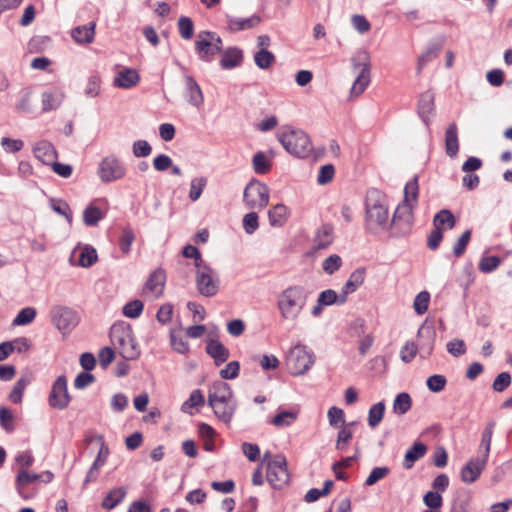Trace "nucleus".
Instances as JSON below:
<instances>
[{"label": "nucleus", "instance_id": "nucleus-1", "mask_svg": "<svg viewBox=\"0 0 512 512\" xmlns=\"http://www.w3.org/2000/svg\"><path fill=\"white\" fill-rule=\"evenodd\" d=\"M308 292L303 286H289L277 298V308L284 320H296L304 309Z\"/></svg>", "mask_w": 512, "mask_h": 512}, {"label": "nucleus", "instance_id": "nucleus-2", "mask_svg": "<svg viewBox=\"0 0 512 512\" xmlns=\"http://www.w3.org/2000/svg\"><path fill=\"white\" fill-rule=\"evenodd\" d=\"M277 139L283 148L292 156L305 159L313 152V146L309 135L290 126L277 133Z\"/></svg>", "mask_w": 512, "mask_h": 512}, {"label": "nucleus", "instance_id": "nucleus-3", "mask_svg": "<svg viewBox=\"0 0 512 512\" xmlns=\"http://www.w3.org/2000/svg\"><path fill=\"white\" fill-rule=\"evenodd\" d=\"M110 339L119 354L125 360H135L140 356V348L135 340L133 330L129 324L119 323L112 325Z\"/></svg>", "mask_w": 512, "mask_h": 512}, {"label": "nucleus", "instance_id": "nucleus-4", "mask_svg": "<svg viewBox=\"0 0 512 512\" xmlns=\"http://www.w3.org/2000/svg\"><path fill=\"white\" fill-rule=\"evenodd\" d=\"M193 259L195 266V283L198 292L205 297L215 296L220 287L217 272L204 261V258Z\"/></svg>", "mask_w": 512, "mask_h": 512}, {"label": "nucleus", "instance_id": "nucleus-5", "mask_svg": "<svg viewBox=\"0 0 512 512\" xmlns=\"http://www.w3.org/2000/svg\"><path fill=\"white\" fill-rule=\"evenodd\" d=\"M436 332L431 327L421 326L418 330V344L406 343L401 350V359L405 363L411 362L416 356L418 348L423 358L428 357L434 347Z\"/></svg>", "mask_w": 512, "mask_h": 512}, {"label": "nucleus", "instance_id": "nucleus-6", "mask_svg": "<svg viewBox=\"0 0 512 512\" xmlns=\"http://www.w3.org/2000/svg\"><path fill=\"white\" fill-rule=\"evenodd\" d=\"M414 204H408L401 201L396 207L391 223L389 225V235L400 238L410 234L414 224Z\"/></svg>", "mask_w": 512, "mask_h": 512}, {"label": "nucleus", "instance_id": "nucleus-7", "mask_svg": "<svg viewBox=\"0 0 512 512\" xmlns=\"http://www.w3.org/2000/svg\"><path fill=\"white\" fill-rule=\"evenodd\" d=\"M385 196L377 189L368 190L365 199L366 222H375L378 226L386 227L388 222V207L383 204Z\"/></svg>", "mask_w": 512, "mask_h": 512}, {"label": "nucleus", "instance_id": "nucleus-8", "mask_svg": "<svg viewBox=\"0 0 512 512\" xmlns=\"http://www.w3.org/2000/svg\"><path fill=\"white\" fill-rule=\"evenodd\" d=\"M315 356L305 345H296L290 349L286 364L292 375L305 374L314 364Z\"/></svg>", "mask_w": 512, "mask_h": 512}, {"label": "nucleus", "instance_id": "nucleus-9", "mask_svg": "<svg viewBox=\"0 0 512 512\" xmlns=\"http://www.w3.org/2000/svg\"><path fill=\"white\" fill-rule=\"evenodd\" d=\"M270 189L264 182L251 178L243 191V202L249 209H264L269 203Z\"/></svg>", "mask_w": 512, "mask_h": 512}, {"label": "nucleus", "instance_id": "nucleus-10", "mask_svg": "<svg viewBox=\"0 0 512 512\" xmlns=\"http://www.w3.org/2000/svg\"><path fill=\"white\" fill-rule=\"evenodd\" d=\"M354 68L361 67V70L354 80L350 89V94L359 96L370 83V56L366 50H360L356 56L351 59Z\"/></svg>", "mask_w": 512, "mask_h": 512}, {"label": "nucleus", "instance_id": "nucleus-11", "mask_svg": "<svg viewBox=\"0 0 512 512\" xmlns=\"http://www.w3.org/2000/svg\"><path fill=\"white\" fill-rule=\"evenodd\" d=\"M51 322L63 334H69L79 323L78 313L70 307L56 305L50 310Z\"/></svg>", "mask_w": 512, "mask_h": 512}, {"label": "nucleus", "instance_id": "nucleus-12", "mask_svg": "<svg viewBox=\"0 0 512 512\" xmlns=\"http://www.w3.org/2000/svg\"><path fill=\"white\" fill-rule=\"evenodd\" d=\"M126 172L124 163L115 155L104 157L97 169V174L103 183L120 180L126 175Z\"/></svg>", "mask_w": 512, "mask_h": 512}, {"label": "nucleus", "instance_id": "nucleus-13", "mask_svg": "<svg viewBox=\"0 0 512 512\" xmlns=\"http://www.w3.org/2000/svg\"><path fill=\"white\" fill-rule=\"evenodd\" d=\"M267 480L275 489H281L289 482L285 456L278 454L267 465Z\"/></svg>", "mask_w": 512, "mask_h": 512}, {"label": "nucleus", "instance_id": "nucleus-14", "mask_svg": "<svg viewBox=\"0 0 512 512\" xmlns=\"http://www.w3.org/2000/svg\"><path fill=\"white\" fill-rule=\"evenodd\" d=\"M71 400L72 397L68 392L67 378L65 375H60L52 384L48 396V404L53 409L64 410L69 406Z\"/></svg>", "mask_w": 512, "mask_h": 512}, {"label": "nucleus", "instance_id": "nucleus-15", "mask_svg": "<svg viewBox=\"0 0 512 512\" xmlns=\"http://www.w3.org/2000/svg\"><path fill=\"white\" fill-rule=\"evenodd\" d=\"M224 50L223 40L218 34L211 41L209 39L195 41V53L198 59L205 63H211L215 56L222 54Z\"/></svg>", "mask_w": 512, "mask_h": 512}, {"label": "nucleus", "instance_id": "nucleus-16", "mask_svg": "<svg viewBox=\"0 0 512 512\" xmlns=\"http://www.w3.org/2000/svg\"><path fill=\"white\" fill-rule=\"evenodd\" d=\"M446 41L445 35H436L433 37L427 45L426 50L418 57L417 60V72L420 73L425 65L433 61L438 57L442 51Z\"/></svg>", "mask_w": 512, "mask_h": 512}, {"label": "nucleus", "instance_id": "nucleus-17", "mask_svg": "<svg viewBox=\"0 0 512 512\" xmlns=\"http://www.w3.org/2000/svg\"><path fill=\"white\" fill-rule=\"evenodd\" d=\"M183 96L187 103L193 107L200 108L204 104L202 89L192 75H184Z\"/></svg>", "mask_w": 512, "mask_h": 512}, {"label": "nucleus", "instance_id": "nucleus-18", "mask_svg": "<svg viewBox=\"0 0 512 512\" xmlns=\"http://www.w3.org/2000/svg\"><path fill=\"white\" fill-rule=\"evenodd\" d=\"M486 459L477 456L476 458L470 459L465 466L461 469L460 477L464 483L472 484L481 475L487 464Z\"/></svg>", "mask_w": 512, "mask_h": 512}, {"label": "nucleus", "instance_id": "nucleus-19", "mask_svg": "<svg viewBox=\"0 0 512 512\" xmlns=\"http://www.w3.org/2000/svg\"><path fill=\"white\" fill-rule=\"evenodd\" d=\"M244 62V51L238 46H229L221 54L219 65L223 70H233Z\"/></svg>", "mask_w": 512, "mask_h": 512}, {"label": "nucleus", "instance_id": "nucleus-20", "mask_svg": "<svg viewBox=\"0 0 512 512\" xmlns=\"http://www.w3.org/2000/svg\"><path fill=\"white\" fill-rule=\"evenodd\" d=\"M332 235L333 227L329 224H323L314 237L313 245L302 256H314L316 251L327 248L332 243Z\"/></svg>", "mask_w": 512, "mask_h": 512}, {"label": "nucleus", "instance_id": "nucleus-21", "mask_svg": "<svg viewBox=\"0 0 512 512\" xmlns=\"http://www.w3.org/2000/svg\"><path fill=\"white\" fill-rule=\"evenodd\" d=\"M435 110L434 93L427 90L420 94L417 103V113L427 128L430 126V117Z\"/></svg>", "mask_w": 512, "mask_h": 512}, {"label": "nucleus", "instance_id": "nucleus-22", "mask_svg": "<svg viewBox=\"0 0 512 512\" xmlns=\"http://www.w3.org/2000/svg\"><path fill=\"white\" fill-rule=\"evenodd\" d=\"M225 18L228 23L226 29L231 33L252 29L258 26L262 21L261 17L258 14H253L248 18H238L226 14Z\"/></svg>", "mask_w": 512, "mask_h": 512}, {"label": "nucleus", "instance_id": "nucleus-23", "mask_svg": "<svg viewBox=\"0 0 512 512\" xmlns=\"http://www.w3.org/2000/svg\"><path fill=\"white\" fill-rule=\"evenodd\" d=\"M140 80V74L136 69L125 67L116 74L113 80V86L121 89H131L135 87Z\"/></svg>", "mask_w": 512, "mask_h": 512}, {"label": "nucleus", "instance_id": "nucleus-24", "mask_svg": "<svg viewBox=\"0 0 512 512\" xmlns=\"http://www.w3.org/2000/svg\"><path fill=\"white\" fill-rule=\"evenodd\" d=\"M63 99L64 93L60 89L54 87L45 90L41 95L42 113L57 110L61 106Z\"/></svg>", "mask_w": 512, "mask_h": 512}, {"label": "nucleus", "instance_id": "nucleus-25", "mask_svg": "<svg viewBox=\"0 0 512 512\" xmlns=\"http://www.w3.org/2000/svg\"><path fill=\"white\" fill-rule=\"evenodd\" d=\"M34 156L44 165L50 166L58 157V153L53 144L47 140L36 143L33 149Z\"/></svg>", "mask_w": 512, "mask_h": 512}, {"label": "nucleus", "instance_id": "nucleus-26", "mask_svg": "<svg viewBox=\"0 0 512 512\" xmlns=\"http://www.w3.org/2000/svg\"><path fill=\"white\" fill-rule=\"evenodd\" d=\"M206 353L214 360L216 366L225 363L229 358V350L216 339H209L205 348Z\"/></svg>", "mask_w": 512, "mask_h": 512}, {"label": "nucleus", "instance_id": "nucleus-27", "mask_svg": "<svg viewBox=\"0 0 512 512\" xmlns=\"http://www.w3.org/2000/svg\"><path fill=\"white\" fill-rule=\"evenodd\" d=\"M39 480V476L37 473L29 472L26 469H21L15 480V487L19 495L23 499H29L33 496V494H29L25 491L26 486L35 483Z\"/></svg>", "mask_w": 512, "mask_h": 512}, {"label": "nucleus", "instance_id": "nucleus-28", "mask_svg": "<svg viewBox=\"0 0 512 512\" xmlns=\"http://www.w3.org/2000/svg\"><path fill=\"white\" fill-rule=\"evenodd\" d=\"M96 23L89 22L87 25L77 26L71 32L72 39L78 44H91L95 39Z\"/></svg>", "mask_w": 512, "mask_h": 512}, {"label": "nucleus", "instance_id": "nucleus-29", "mask_svg": "<svg viewBox=\"0 0 512 512\" xmlns=\"http://www.w3.org/2000/svg\"><path fill=\"white\" fill-rule=\"evenodd\" d=\"M445 152L450 158L457 156L459 152L458 127L455 122L448 125L445 131Z\"/></svg>", "mask_w": 512, "mask_h": 512}, {"label": "nucleus", "instance_id": "nucleus-30", "mask_svg": "<svg viewBox=\"0 0 512 512\" xmlns=\"http://www.w3.org/2000/svg\"><path fill=\"white\" fill-rule=\"evenodd\" d=\"M232 394L229 384L223 381H216L209 391L208 404L216 401L230 402Z\"/></svg>", "mask_w": 512, "mask_h": 512}, {"label": "nucleus", "instance_id": "nucleus-31", "mask_svg": "<svg viewBox=\"0 0 512 512\" xmlns=\"http://www.w3.org/2000/svg\"><path fill=\"white\" fill-rule=\"evenodd\" d=\"M166 282L165 271L161 268L154 270L145 283V289L149 290L154 296L162 294Z\"/></svg>", "mask_w": 512, "mask_h": 512}, {"label": "nucleus", "instance_id": "nucleus-32", "mask_svg": "<svg viewBox=\"0 0 512 512\" xmlns=\"http://www.w3.org/2000/svg\"><path fill=\"white\" fill-rule=\"evenodd\" d=\"M32 374L30 372L24 373L15 383L8 399L15 404L22 402L23 394L27 386L32 382Z\"/></svg>", "mask_w": 512, "mask_h": 512}, {"label": "nucleus", "instance_id": "nucleus-33", "mask_svg": "<svg viewBox=\"0 0 512 512\" xmlns=\"http://www.w3.org/2000/svg\"><path fill=\"white\" fill-rule=\"evenodd\" d=\"M457 218L450 209L444 208L438 211L433 217V226L444 229H453L456 226Z\"/></svg>", "mask_w": 512, "mask_h": 512}, {"label": "nucleus", "instance_id": "nucleus-34", "mask_svg": "<svg viewBox=\"0 0 512 512\" xmlns=\"http://www.w3.org/2000/svg\"><path fill=\"white\" fill-rule=\"evenodd\" d=\"M427 451V447L422 442H415L405 453L403 466L406 469L412 468L414 462L422 458Z\"/></svg>", "mask_w": 512, "mask_h": 512}, {"label": "nucleus", "instance_id": "nucleus-35", "mask_svg": "<svg viewBox=\"0 0 512 512\" xmlns=\"http://www.w3.org/2000/svg\"><path fill=\"white\" fill-rule=\"evenodd\" d=\"M104 217L105 213L93 203L88 204L83 211V223L87 227L97 226Z\"/></svg>", "mask_w": 512, "mask_h": 512}, {"label": "nucleus", "instance_id": "nucleus-36", "mask_svg": "<svg viewBox=\"0 0 512 512\" xmlns=\"http://www.w3.org/2000/svg\"><path fill=\"white\" fill-rule=\"evenodd\" d=\"M255 65L261 70H268L276 62V56L267 48H260L253 56Z\"/></svg>", "mask_w": 512, "mask_h": 512}, {"label": "nucleus", "instance_id": "nucleus-37", "mask_svg": "<svg viewBox=\"0 0 512 512\" xmlns=\"http://www.w3.org/2000/svg\"><path fill=\"white\" fill-rule=\"evenodd\" d=\"M272 165V160L263 151H257L252 157V167L258 175L267 174L271 170Z\"/></svg>", "mask_w": 512, "mask_h": 512}, {"label": "nucleus", "instance_id": "nucleus-38", "mask_svg": "<svg viewBox=\"0 0 512 512\" xmlns=\"http://www.w3.org/2000/svg\"><path fill=\"white\" fill-rule=\"evenodd\" d=\"M209 406L212 407L214 414L221 421L229 423L232 420L235 411V406L231 405L230 402L216 401L212 402V404H209Z\"/></svg>", "mask_w": 512, "mask_h": 512}, {"label": "nucleus", "instance_id": "nucleus-39", "mask_svg": "<svg viewBox=\"0 0 512 512\" xmlns=\"http://www.w3.org/2000/svg\"><path fill=\"white\" fill-rule=\"evenodd\" d=\"M494 427H495V422L490 421L486 425V427L482 433V437H481V443H480V447H479V455L478 456H480L486 460H488V458H489Z\"/></svg>", "mask_w": 512, "mask_h": 512}, {"label": "nucleus", "instance_id": "nucleus-40", "mask_svg": "<svg viewBox=\"0 0 512 512\" xmlns=\"http://www.w3.org/2000/svg\"><path fill=\"white\" fill-rule=\"evenodd\" d=\"M288 208L282 204H276L268 211L269 223L273 227H281L287 220Z\"/></svg>", "mask_w": 512, "mask_h": 512}, {"label": "nucleus", "instance_id": "nucleus-41", "mask_svg": "<svg viewBox=\"0 0 512 512\" xmlns=\"http://www.w3.org/2000/svg\"><path fill=\"white\" fill-rule=\"evenodd\" d=\"M126 496V489L123 487L114 488L107 493L102 501V508L107 510L114 509L120 504Z\"/></svg>", "mask_w": 512, "mask_h": 512}, {"label": "nucleus", "instance_id": "nucleus-42", "mask_svg": "<svg viewBox=\"0 0 512 512\" xmlns=\"http://www.w3.org/2000/svg\"><path fill=\"white\" fill-rule=\"evenodd\" d=\"M419 177L414 175L404 186L403 200L408 204H416L419 197Z\"/></svg>", "mask_w": 512, "mask_h": 512}, {"label": "nucleus", "instance_id": "nucleus-43", "mask_svg": "<svg viewBox=\"0 0 512 512\" xmlns=\"http://www.w3.org/2000/svg\"><path fill=\"white\" fill-rule=\"evenodd\" d=\"M49 205L53 212H55L56 214H58L60 216L65 217V219L67 220V222L69 224L72 223L73 213H72L67 201H65L64 199H61V198H58V199L50 198Z\"/></svg>", "mask_w": 512, "mask_h": 512}, {"label": "nucleus", "instance_id": "nucleus-44", "mask_svg": "<svg viewBox=\"0 0 512 512\" xmlns=\"http://www.w3.org/2000/svg\"><path fill=\"white\" fill-rule=\"evenodd\" d=\"M52 38L48 35H35L28 42V51L30 53H42L51 44Z\"/></svg>", "mask_w": 512, "mask_h": 512}, {"label": "nucleus", "instance_id": "nucleus-45", "mask_svg": "<svg viewBox=\"0 0 512 512\" xmlns=\"http://www.w3.org/2000/svg\"><path fill=\"white\" fill-rule=\"evenodd\" d=\"M177 25L182 39L191 40L194 37L195 26L191 17L180 16Z\"/></svg>", "mask_w": 512, "mask_h": 512}, {"label": "nucleus", "instance_id": "nucleus-46", "mask_svg": "<svg viewBox=\"0 0 512 512\" xmlns=\"http://www.w3.org/2000/svg\"><path fill=\"white\" fill-rule=\"evenodd\" d=\"M411 406V396L406 392L399 393L394 399L393 409L397 414H406L411 409Z\"/></svg>", "mask_w": 512, "mask_h": 512}, {"label": "nucleus", "instance_id": "nucleus-47", "mask_svg": "<svg viewBox=\"0 0 512 512\" xmlns=\"http://www.w3.org/2000/svg\"><path fill=\"white\" fill-rule=\"evenodd\" d=\"M385 413L384 402L373 404L368 412V424L371 428L377 427L382 421Z\"/></svg>", "mask_w": 512, "mask_h": 512}, {"label": "nucleus", "instance_id": "nucleus-48", "mask_svg": "<svg viewBox=\"0 0 512 512\" xmlns=\"http://www.w3.org/2000/svg\"><path fill=\"white\" fill-rule=\"evenodd\" d=\"M297 412L293 411H280L270 421L276 427L290 426L297 419Z\"/></svg>", "mask_w": 512, "mask_h": 512}, {"label": "nucleus", "instance_id": "nucleus-49", "mask_svg": "<svg viewBox=\"0 0 512 512\" xmlns=\"http://www.w3.org/2000/svg\"><path fill=\"white\" fill-rule=\"evenodd\" d=\"M472 230L466 229L455 241L452 252L453 256H462L471 240Z\"/></svg>", "mask_w": 512, "mask_h": 512}, {"label": "nucleus", "instance_id": "nucleus-50", "mask_svg": "<svg viewBox=\"0 0 512 512\" xmlns=\"http://www.w3.org/2000/svg\"><path fill=\"white\" fill-rule=\"evenodd\" d=\"M144 309V303L141 300L135 299L126 303L122 308V313L125 317L136 319Z\"/></svg>", "mask_w": 512, "mask_h": 512}, {"label": "nucleus", "instance_id": "nucleus-51", "mask_svg": "<svg viewBox=\"0 0 512 512\" xmlns=\"http://www.w3.org/2000/svg\"><path fill=\"white\" fill-rule=\"evenodd\" d=\"M335 176V166L332 163H327L320 166L317 175V184L325 186L332 182Z\"/></svg>", "mask_w": 512, "mask_h": 512}, {"label": "nucleus", "instance_id": "nucleus-52", "mask_svg": "<svg viewBox=\"0 0 512 512\" xmlns=\"http://www.w3.org/2000/svg\"><path fill=\"white\" fill-rule=\"evenodd\" d=\"M355 422H351L346 426L342 427L337 435L336 440V449L339 451H344L347 448L350 440L353 437V431L349 429V426H353Z\"/></svg>", "mask_w": 512, "mask_h": 512}, {"label": "nucleus", "instance_id": "nucleus-53", "mask_svg": "<svg viewBox=\"0 0 512 512\" xmlns=\"http://www.w3.org/2000/svg\"><path fill=\"white\" fill-rule=\"evenodd\" d=\"M36 309L33 307H25L21 309L13 320V325L24 326L30 324L36 317Z\"/></svg>", "mask_w": 512, "mask_h": 512}, {"label": "nucleus", "instance_id": "nucleus-54", "mask_svg": "<svg viewBox=\"0 0 512 512\" xmlns=\"http://www.w3.org/2000/svg\"><path fill=\"white\" fill-rule=\"evenodd\" d=\"M206 185H207L206 177H199V178L192 179L191 184H190L189 195H188L189 199L193 202L197 201L201 197Z\"/></svg>", "mask_w": 512, "mask_h": 512}, {"label": "nucleus", "instance_id": "nucleus-55", "mask_svg": "<svg viewBox=\"0 0 512 512\" xmlns=\"http://www.w3.org/2000/svg\"><path fill=\"white\" fill-rule=\"evenodd\" d=\"M135 240V234L130 227L122 230L119 237V248L123 254H128L131 250V245Z\"/></svg>", "mask_w": 512, "mask_h": 512}, {"label": "nucleus", "instance_id": "nucleus-56", "mask_svg": "<svg viewBox=\"0 0 512 512\" xmlns=\"http://www.w3.org/2000/svg\"><path fill=\"white\" fill-rule=\"evenodd\" d=\"M365 279V269L358 268L351 273L348 280L345 283V287L353 292H355L358 287H360Z\"/></svg>", "mask_w": 512, "mask_h": 512}, {"label": "nucleus", "instance_id": "nucleus-57", "mask_svg": "<svg viewBox=\"0 0 512 512\" xmlns=\"http://www.w3.org/2000/svg\"><path fill=\"white\" fill-rule=\"evenodd\" d=\"M242 226L247 234H253L259 227L258 214L254 211H250L247 214H245L242 219Z\"/></svg>", "mask_w": 512, "mask_h": 512}, {"label": "nucleus", "instance_id": "nucleus-58", "mask_svg": "<svg viewBox=\"0 0 512 512\" xmlns=\"http://www.w3.org/2000/svg\"><path fill=\"white\" fill-rule=\"evenodd\" d=\"M429 302H430L429 292H427V291L419 292L416 295V297L414 299V303H413L415 312L418 315L424 314L428 310Z\"/></svg>", "mask_w": 512, "mask_h": 512}, {"label": "nucleus", "instance_id": "nucleus-59", "mask_svg": "<svg viewBox=\"0 0 512 512\" xmlns=\"http://www.w3.org/2000/svg\"><path fill=\"white\" fill-rule=\"evenodd\" d=\"M390 473V468L387 466L374 467L365 480V486H373L378 481L385 478Z\"/></svg>", "mask_w": 512, "mask_h": 512}, {"label": "nucleus", "instance_id": "nucleus-60", "mask_svg": "<svg viewBox=\"0 0 512 512\" xmlns=\"http://www.w3.org/2000/svg\"><path fill=\"white\" fill-rule=\"evenodd\" d=\"M132 152L137 158H146L152 153V146L147 140H136L133 142Z\"/></svg>", "mask_w": 512, "mask_h": 512}, {"label": "nucleus", "instance_id": "nucleus-61", "mask_svg": "<svg viewBox=\"0 0 512 512\" xmlns=\"http://www.w3.org/2000/svg\"><path fill=\"white\" fill-rule=\"evenodd\" d=\"M447 384V379L444 375L434 374L427 378L426 385L427 388L433 392L438 393L442 391Z\"/></svg>", "mask_w": 512, "mask_h": 512}, {"label": "nucleus", "instance_id": "nucleus-62", "mask_svg": "<svg viewBox=\"0 0 512 512\" xmlns=\"http://www.w3.org/2000/svg\"><path fill=\"white\" fill-rule=\"evenodd\" d=\"M424 504L433 510H439L443 504V498L439 492L436 491H428L423 496Z\"/></svg>", "mask_w": 512, "mask_h": 512}, {"label": "nucleus", "instance_id": "nucleus-63", "mask_svg": "<svg viewBox=\"0 0 512 512\" xmlns=\"http://www.w3.org/2000/svg\"><path fill=\"white\" fill-rule=\"evenodd\" d=\"M486 80L492 87H500L505 81V73L500 68H493L487 71Z\"/></svg>", "mask_w": 512, "mask_h": 512}, {"label": "nucleus", "instance_id": "nucleus-64", "mask_svg": "<svg viewBox=\"0 0 512 512\" xmlns=\"http://www.w3.org/2000/svg\"><path fill=\"white\" fill-rule=\"evenodd\" d=\"M172 163V158L169 155L163 153L156 155L152 162L153 168L158 172L167 171L170 167H172Z\"/></svg>", "mask_w": 512, "mask_h": 512}]
</instances>
